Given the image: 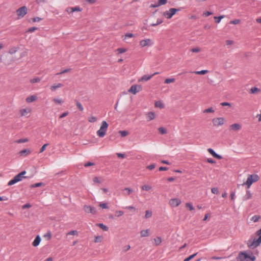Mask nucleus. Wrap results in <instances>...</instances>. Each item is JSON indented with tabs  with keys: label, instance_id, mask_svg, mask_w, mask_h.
I'll return each instance as SVG.
<instances>
[{
	"label": "nucleus",
	"instance_id": "1",
	"mask_svg": "<svg viewBox=\"0 0 261 261\" xmlns=\"http://www.w3.org/2000/svg\"><path fill=\"white\" fill-rule=\"evenodd\" d=\"M237 258L240 261H254L255 257L245 252H242L239 254Z\"/></svg>",
	"mask_w": 261,
	"mask_h": 261
},
{
	"label": "nucleus",
	"instance_id": "2",
	"mask_svg": "<svg viewBox=\"0 0 261 261\" xmlns=\"http://www.w3.org/2000/svg\"><path fill=\"white\" fill-rule=\"evenodd\" d=\"M108 126V123L106 121H103L100 129L97 132V136L101 138L103 137L106 134Z\"/></svg>",
	"mask_w": 261,
	"mask_h": 261
},
{
	"label": "nucleus",
	"instance_id": "3",
	"mask_svg": "<svg viewBox=\"0 0 261 261\" xmlns=\"http://www.w3.org/2000/svg\"><path fill=\"white\" fill-rule=\"evenodd\" d=\"M259 179V177L257 174L249 175L247 181L243 185H246L249 188L253 182L257 181Z\"/></svg>",
	"mask_w": 261,
	"mask_h": 261
},
{
	"label": "nucleus",
	"instance_id": "4",
	"mask_svg": "<svg viewBox=\"0 0 261 261\" xmlns=\"http://www.w3.org/2000/svg\"><path fill=\"white\" fill-rule=\"evenodd\" d=\"M17 18L18 19L23 17L28 13V9L26 6H22L16 10Z\"/></svg>",
	"mask_w": 261,
	"mask_h": 261
},
{
	"label": "nucleus",
	"instance_id": "5",
	"mask_svg": "<svg viewBox=\"0 0 261 261\" xmlns=\"http://www.w3.org/2000/svg\"><path fill=\"white\" fill-rule=\"evenodd\" d=\"M180 8H170L169 11H167L164 13V16L168 19H170L176 12L179 11L181 10Z\"/></svg>",
	"mask_w": 261,
	"mask_h": 261
},
{
	"label": "nucleus",
	"instance_id": "6",
	"mask_svg": "<svg viewBox=\"0 0 261 261\" xmlns=\"http://www.w3.org/2000/svg\"><path fill=\"white\" fill-rule=\"evenodd\" d=\"M213 125L219 126L222 125L225 122V119L223 117H218L212 119Z\"/></svg>",
	"mask_w": 261,
	"mask_h": 261
},
{
	"label": "nucleus",
	"instance_id": "7",
	"mask_svg": "<svg viewBox=\"0 0 261 261\" xmlns=\"http://www.w3.org/2000/svg\"><path fill=\"white\" fill-rule=\"evenodd\" d=\"M142 87L141 85H133L130 87V89L128 90V92L134 94H136L137 92L140 91Z\"/></svg>",
	"mask_w": 261,
	"mask_h": 261
},
{
	"label": "nucleus",
	"instance_id": "8",
	"mask_svg": "<svg viewBox=\"0 0 261 261\" xmlns=\"http://www.w3.org/2000/svg\"><path fill=\"white\" fill-rule=\"evenodd\" d=\"M139 44L141 47H143L147 46H151L153 44V42L150 39H146L140 41Z\"/></svg>",
	"mask_w": 261,
	"mask_h": 261
},
{
	"label": "nucleus",
	"instance_id": "9",
	"mask_svg": "<svg viewBox=\"0 0 261 261\" xmlns=\"http://www.w3.org/2000/svg\"><path fill=\"white\" fill-rule=\"evenodd\" d=\"M242 128V125L239 123H234L229 126V130L234 132L240 130Z\"/></svg>",
	"mask_w": 261,
	"mask_h": 261
},
{
	"label": "nucleus",
	"instance_id": "10",
	"mask_svg": "<svg viewBox=\"0 0 261 261\" xmlns=\"http://www.w3.org/2000/svg\"><path fill=\"white\" fill-rule=\"evenodd\" d=\"M180 200L178 198L172 199L169 201L170 205L173 207L178 206L180 203Z\"/></svg>",
	"mask_w": 261,
	"mask_h": 261
},
{
	"label": "nucleus",
	"instance_id": "11",
	"mask_svg": "<svg viewBox=\"0 0 261 261\" xmlns=\"http://www.w3.org/2000/svg\"><path fill=\"white\" fill-rule=\"evenodd\" d=\"M258 235L259 236L258 238L254 239L251 245V246L253 247H256L261 243V234Z\"/></svg>",
	"mask_w": 261,
	"mask_h": 261
},
{
	"label": "nucleus",
	"instance_id": "12",
	"mask_svg": "<svg viewBox=\"0 0 261 261\" xmlns=\"http://www.w3.org/2000/svg\"><path fill=\"white\" fill-rule=\"evenodd\" d=\"M207 151L208 152L212 155H213L214 158L217 159H219V160H221L222 159V156H221L220 155L216 153L215 151L212 149V148H208L207 149Z\"/></svg>",
	"mask_w": 261,
	"mask_h": 261
},
{
	"label": "nucleus",
	"instance_id": "13",
	"mask_svg": "<svg viewBox=\"0 0 261 261\" xmlns=\"http://www.w3.org/2000/svg\"><path fill=\"white\" fill-rule=\"evenodd\" d=\"M150 234V230L148 229H143L140 231V236L142 238L147 237Z\"/></svg>",
	"mask_w": 261,
	"mask_h": 261
},
{
	"label": "nucleus",
	"instance_id": "14",
	"mask_svg": "<svg viewBox=\"0 0 261 261\" xmlns=\"http://www.w3.org/2000/svg\"><path fill=\"white\" fill-rule=\"evenodd\" d=\"M31 153V151L30 149H24L23 150H22L20 151L19 152L18 154L20 156H26L30 154Z\"/></svg>",
	"mask_w": 261,
	"mask_h": 261
},
{
	"label": "nucleus",
	"instance_id": "15",
	"mask_svg": "<svg viewBox=\"0 0 261 261\" xmlns=\"http://www.w3.org/2000/svg\"><path fill=\"white\" fill-rule=\"evenodd\" d=\"M41 238L39 236H37L35 240H34V241L33 242V243H32V245L34 247H37V246H38L41 242Z\"/></svg>",
	"mask_w": 261,
	"mask_h": 261
},
{
	"label": "nucleus",
	"instance_id": "16",
	"mask_svg": "<svg viewBox=\"0 0 261 261\" xmlns=\"http://www.w3.org/2000/svg\"><path fill=\"white\" fill-rule=\"evenodd\" d=\"M67 11L68 12H69V13H72V12H73L74 11H82V9L79 7V6H76V7H71V8H68V9L67 10Z\"/></svg>",
	"mask_w": 261,
	"mask_h": 261
},
{
	"label": "nucleus",
	"instance_id": "17",
	"mask_svg": "<svg viewBox=\"0 0 261 261\" xmlns=\"http://www.w3.org/2000/svg\"><path fill=\"white\" fill-rule=\"evenodd\" d=\"M162 241V238L160 237H156L153 239V242L155 246L160 245L161 244Z\"/></svg>",
	"mask_w": 261,
	"mask_h": 261
},
{
	"label": "nucleus",
	"instance_id": "18",
	"mask_svg": "<svg viewBox=\"0 0 261 261\" xmlns=\"http://www.w3.org/2000/svg\"><path fill=\"white\" fill-rule=\"evenodd\" d=\"M37 97L35 95H32L31 96L28 97L26 98V101L28 103H31L37 99Z\"/></svg>",
	"mask_w": 261,
	"mask_h": 261
},
{
	"label": "nucleus",
	"instance_id": "19",
	"mask_svg": "<svg viewBox=\"0 0 261 261\" xmlns=\"http://www.w3.org/2000/svg\"><path fill=\"white\" fill-rule=\"evenodd\" d=\"M147 117L148 118L149 121L154 119L155 117V113L152 112H148L147 114Z\"/></svg>",
	"mask_w": 261,
	"mask_h": 261
},
{
	"label": "nucleus",
	"instance_id": "20",
	"mask_svg": "<svg viewBox=\"0 0 261 261\" xmlns=\"http://www.w3.org/2000/svg\"><path fill=\"white\" fill-rule=\"evenodd\" d=\"M30 112L31 110L29 109H23L20 111V113L21 116H25Z\"/></svg>",
	"mask_w": 261,
	"mask_h": 261
},
{
	"label": "nucleus",
	"instance_id": "21",
	"mask_svg": "<svg viewBox=\"0 0 261 261\" xmlns=\"http://www.w3.org/2000/svg\"><path fill=\"white\" fill-rule=\"evenodd\" d=\"M153 76V75H143L140 80H139V81H147L149 80Z\"/></svg>",
	"mask_w": 261,
	"mask_h": 261
},
{
	"label": "nucleus",
	"instance_id": "22",
	"mask_svg": "<svg viewBox=\"0 0 261 261\" xmlns=\"http://www.w3.org/2000/svg\"><path fill=\"white\" fill-rule=\"evenodd\" d=\"M84 210L87 212H95V210L93 207H91L90 206H85L84 207Z\"/></svg>",
	"mask_w": 261,
	"mask_h": 261
},
{
	"label": "nucleus",
	"instance_id": "23",
	"mask_svg": "<svg viewBox=\"0 0 261 261\" xmlns=\"http://www.w3.org/2000/svg\"><path fill=\"white\" fill-rule=\"evenodd\" d=\"M103 240V237L102 236H95L94 237V242L95 243H100Z\"/></svg>",
	"mask_w": 261,
	"mask_h": 261
},
{
	"label": "nucleus",
	"instance_id": "24",
	"mask_svg": "<svg viewBox=\"0 0 261 261\" xmlns=\"http://www.w3.org/2000/svg\"><path fill=\"white\" fill-rule=\"evenodd\" d=\"M260 219L259 215H254L250 218V220L253 222H256Z\"/></svg>",
	"mask_w": 261,
	"mask_h": 261
},
{
	"label": "nucleus",
	"instance_id": "25",
	"mask_svg": "<svg viewBox=\"0 0 261 261\" xmlns=\"http://www.w3.org/2000/svg\"><path fill=\"white\" fill-rule=\"evenodd\" d=\"M208 71L207 70H202L201 71H194L191 72L192 73H195L196 74H200V75H203L207 73H208Z\"/></svg>",
	"mask_w": 261,
	"mask_h": 261
},
{
	"label": "nucleus",
	"instance_id": "26",
	"mask_svg": "<svg viewBox=\"0 0 261 261\" xmlns=\"http://www.w3.org/2000/svg\"><path fill=\"white\" fill-rule=\"evenodd\" d=\"M97 225L98 227H99L101 229H102L103 231H107L108 230V227L102 223H98L97 224Z\"/></svg>",
	"mask_w": 261,
	"mask_h": 261
},
{
	"label": "nucleus",
	"instance_id": "27",
	"mask_svg": "<svg viewBox=\"0 0 261 261\" xmlns=\"http://www.w3.org/2000/svg\"><path fill=\"white\" fill-rule=\"evenodd\" d=\"M260 91V90L257 87H252L250 90V93L251 94H255Z\"/></svg>",
	"mask_w": 261,
	"mask_h": 261
},
{
	"label": "nucleus",
	"instance_id": "28",
	"mask_svg": "<svg viewBox=\"0 0 261 261\" xmlns=\"http://www.w3.org/2000/svg\"><path fill=\"white\" fill-rule=\"evenodd\" d=\"M155 107L162 109L164 107V106L161 101H158L155 102Z\"/></svg>",
	"mask_w": 261,
	"mask_h": 261
},
{
	"label": "nucleus",
	"instance_id": "29",
	"mask_svg": "<svg viewBox=\"0 0 261 261\" xmlns=\"http://www.w3.org/2000/svg\"><path fill=\"white\" fill-rule=\"evenodd\" d=\"M63 86V85L61 83H59L58 85H53L51 87H50V89L51 91H55L57 89V88H61Z\"/></svg>",
	"mask_w": 261,
	"mask_h": 261
},
{
	"label": "nucleus",
	"instance_id": "30",
	"mask_svg": "<svg viewBox=\"0 0 261 261\" xmlns=\"http://www.w3.org/2000/svg\"><path fill=\"white\" fill-rule=\"evenodd\" d=\"M99 206L101 207L102 209H108L109 205L108 203H102L99 204Z\"/></svg>",
	"mask_w": 261,
	"mask_h": 261
},
{
	"label": "nucleus",
	"instance_id": "31",
	"mask_svg": "<svg viewBox=\"0 0 261 261\" xmlns=\"http://www.w3.org/2000/svg\"><path fill=\"white\" fill-rule=\"evenodd\" d=\"M14 177L16 178L17 181L18 182L21 181L22 179V178H25L26 177L22 176L20 173H19L17 175H16Z\"/></svg>",
	"mask_w": 261,
	"mask_h": 261
},
{
	"label": "nucleus",
	"instance_id": "32",
	"mask_svg": "<svg viewBox=\"0 0 261 261\" xmlns=\"http://www.w3.org/2000/svg\"><path fill=\"white\" fill-rule=\"evenodd\" d=\"M43 237L47 240H49L51 238V233L50 231H48L46 233L44 234Z\"/></svg>",
	"mask_w": 261,
	"mask_h": 261
},
{
	"label": "nucleus",
	"instance_id": "33",
	"mask_svg": "<svg viewBox=\"0 0 261 261\" xmlns=\"http://www.w3.org/2000/svg\"><path fill=\"white\" fill-rule=\"evenodd\" d=\"M118 133L120 134L122 137H125L128 134V132L126 130H119Z\"/></svg>",
	"mask_w": 261,
	"mask_h": 261
},
{
	"label": "nucleus",
	"instance_id": "34",
	"mask_svg": "<svg viewBox=\"0 0 261 261\" xmlns=\"http://www.w3.org/2000/svg\"><path fill=\"white\" fill-rule=\"evenodd\" d=\"M41 81V79L38 77H36L35 78H34L33 79H31L30 80V82L32 83V84H34V83H39Z\"/></svg>",
	"mask_w": 261,
	"mask_h": 261
},
{
	"label": "nucleus",
	"instance_id": "35",
	"mask_svg": "<svg viewBox=\"0 0 261 261\" xmlns=\"http://www.w3.org/2000/svg\"><path fill=\"white\" fill-rule=\"evenodd\" d=\"M44 184L43 182H38V183H36V184H33V185H31L30 187L31 188H36V187H40L42 185H43Z\"/></svg>",
	"mask_w": 261,
	"mask_h": 261
},
{
	"label": "nucleus",
	"instance_id": "36",
	"mask_svg": "<svg viewBox=\"0 0 261 261\" xmlns=\"http://www.w3.org/2000/svg\"><path fill=\"white\" fill-rule=\"evenodd\" d=\"M141 188L143 190L148 191L151 189V187L147 185H145L142 186Z\"/></svg>",
	"mask_w": 261,
	"mask_h": 261
},
{
	"label": "nucleus",
	"instance_id": "37",
	"mask_svg": "<svg viewBox=\"0 0 261 261\" xmlns=\"http://www.w3.org/2000/svg\"><path fill=\"white\" fill-rule=\"evenodd\" d=\"M17 182L18 181H17L16 178L14 177L13 179H12V180H11L9 181V182L8 183V185L11 186V185H13L16 184Z\"/></svg>",
	"mask_w": 261,
	"mask_h": 261
},
{
	"label": "nucleus",
	"instance_id": "38",
	"mask_svg": "<svg viewBox=\"0 0 261 261\" xmlns=\"http://www.w3.org/2000/svg\"><path fill=\"white\" fill-rule=\"evenodd\" d=\"M215 112L214 110L213 109V108L211 107L210 108L205 109L203 112L204 113H214Z\"/></svg>",
	"mask_w": 261,
	"mask_h": 261
},
{
	"label": "nucleus",
	"instance_id": "39",
	"mask_svg": "<svg viewBox=\"0 0 261 261\" xmlns=\"http://www.w3.org/2000/svg\"><path fill=\"white\" fill-rule=\"evenodd\" d=\"M68 235L77 236L78 232L76 230H72V231L68 232L67 233V236H68Z\"/></svg>",
	"mask_w": 261,
	"mask_h": 261
},
{
	"label": "nucleus",
	"instance_id": "40",
	"mask_svg": "<svg viewBox=\"0 0 261 261\" xmlns=\"http://www.w3.org/2000/svg\"><path fill=\"white\" fill-rule=\"evenodd\" d=\"M197 253H194V254L189 256L187 258H185L184 260V261H189V260H190L191 259H193L197 255Z\"/></svg>",
	"mask_w": 261,
	"mask_h": 261
},
{
	"label": "nucleus",
	"instance_id": "41",
	"mask_svg": "<svg viewBox=\"0 0 261 261\" xmlns=\"http://www.w3.org/2000/svg\"><path fill=\"white\" fill-rule=\"evenodd\" d=\"M28 141V139L23 138V139H20L17 140V141H16V142H17V143H22L27 142Z\"/></svg>",
	"mask_w": 261,
	"mask_h": 261
},
{
	"label": "nucleus",
	"instance_id": "42",
	"mask_svg": "<svg viewBox=\"0 0 261 261\" xmlns=\"http://www.w3.org/2000/svg\"><path fill=\"white\" fill-rule=\"evenodd\" d=\"M76 105L77 106V107L78 108V109L81 111H83V110H84V108L82 105V104L79 102L78 101H76Z\"/></svg>",
	"mask_w": 261,
	"mask_h": 261
},
{
	"label": "nucleus",
	"instance_id": "43",
	"mask_svg": "<svg viewBox=\"0 0 261 261\" xmlns=\"http://www.w3.org/2000/svg\"><path fill=\"white\" fill-rule=\"evenodd\" d=\"M38 29L37 28L33 27L32 28H29L27 31H26V33H32L34 32L35 31L37 30Z\"/></svg>",
	"mask_w": 261,
	"mask_h": 261
},
{
	"label": "nucleus",
	"instance_id": "44",
	"mask_svg": "<svg viewBox=\"0 0 261 261\" xmlns=\"http://www.w3.org/2000/svg\"><path fill=\"white\" fill-rule=\"evenodd\" d=\"M175 81V79L171 78V79H166L165 81V84H169L171 83H173Z\"/></svg>",
	"mask_w": 261,
	"mask_h": 261
},
{
	"label": "nucleus",
	"instance_id": "45",
	"mask_svg": "<svg viewBox=\"0 0 261 261\" xmlns=\"http://www.w3.org/2000/svg\"><path fill=\"white\" fill-rule=\"evenodd\" d=\"M224 18V16H215L214 17V19H215L216 20V23H219L221 21V20Z\"/></svg>",
	"mask_w": 261,
	"mask_h": 261
},
{
	"label": "nucleus",
	"instance_id": "46",
	"mask_svg": "<svg viewBox=\"0 0 261 261\" xmlns=\"http://www.w3.org/2000/svg\"><path fill=\"white\" fill-rule=\"evenodd\" d=\"M186 206L187 207L189 208V210L191 211H193L194 210L193 205H192V204L190 203H187L186 204Z\"/></svg>",
	"mask_w": 261,
	"mask_h": 261
},
{
	"label": "nucleus",
	"instance_id": "47",
	"mask_svg": "<svg viewBox=\"0 0 261 261\" xmlns=\"http://www.w3.org/2000/svg\"><path fill=\"white\" fill-rule=\"evenodd\" d=\"M159 131L161 134H165L167 133L166 129L162 127L159 128Z\"/></svg>",
	"mask_w": 261,
	"mask_h": 261
},
{
	"label": "nucleus",
	"instance_id": "48",
	"mask_svg": "<svg viewBox=\"0 0 261 261\" xmlns=\"http://www.w3.org/2000/svg\"><path fill=\"white\" fill-rule=\"evenodd\" d=\"M116 51L119 54H122L123 53H125L126 51V49L124 48H119L117 49Z\"/></svg>",
	"mask_w": 261,
	"mask_h": 261
},
{
	"label": "nucleus",
	"instance_id": "49",
	"mask_svg": "<svg viewBox=\"0 0 261 261\" xmlns=\"http://www.w3.org/2000/svg\"><path fill=\"white\" fill-rule=\"evenodd\" d=\"M167 1L168 0H159V1L158 2V5H159L160 6L161 5H165L167 3Z\"/></svg>",
	"mask_w": 261,
	"mask_h": 261
},
{
	"label": "nucleus",
	"instance_id": "50",
	"mask_svg": "<svg viewBox=\"0 0 261 261\" xmlns=\"http://www.w3.org/2000/svg\"><path fill=\"white\" fill-rule=\"evenodd\" d=\"M53 101L56 102V103H58V104H61L63 103V100L61 99H58V98H54L53 99Z\"/></svg>",
	"mask_w": 261,
	"mask_h": 261
},
{
	"label": "nucleus",
	"instance_id": "51",
	"mask_svg": "<svg viewBox=\"0 0 261 261\" xmlns=\"http://www.w3.org/2000/svg\"><path fill=\"white\" fill-rule=\"evenodd\" d=\"M97 120L96 117L94 116H92L91 117H89L88 119V121L90 122H95Z\"/></svg>",
	"mask_w": 261,
	"mask_h": 261
},
{
	"label": "nucleus",
	"instance_id": "52",
	"mask_svg": "<svg viewBox=\"0 0 261 261\" xmlns=\"http://www.w3.org/2000/svg\"><path fill=\"white\" fill-rule=\"evenodd\" d=\"M251 197H252V195H251V193H250V192L249 191H247L246 195L245 196L246 199H249L251 198Z\"/></svg>",
	"mask_w": 261,
	"mask_h": 261
},
{
	"label": "nucleus",
	"instance_id": "53",
	"mask_svg": "<svg viewBox=\"0 0 261 261\" xmlns=\"http://www.w3.org/2000/svg\"><path fill=\"white\" fill-rule=\"evenodd\" d=\"M190 51L193 53H198L200 51V48L199 47L193 48L191 49Z\"/></svg>",
	"mask_w": 261,
	"mask_h": 261
},
{
	"label": "nucleus",
	"instance_id": "54",
	"mask_svg": "<svg viewBox=\"0 0 261 261\" xmlns=\"http://www.w3.org/2000/svg\"><path fill=\"white\" fill-rule=\"evenodd\" d=\"M48 145V144H47H47H44V145L41 147V148H40V153H42V152H43L45 150V149L46 147Z\"/></svg>",
	"mask_w": 261,
	"mask_h": 261
},
{
	"label": "nucleus",
	"instance_id": "55",
	"mask_svg": "<svg viewBox=\"0 0 261 261\" xmlns=\"http://www.w3.org/2000/svg\"><path fill=\"white\" fill-rule=\"evenodd\" d=\"M211 191L213 194H219V191L218 188H213L211 189Z\"/></svg>",
	"mask_w": 261,
	"mask_h": 261
},
{
	"label": "nucleus",
	"instance_id": "56",
	"mask_svg": "<svg viewBox=\"0 0 261 261\" xmlns=\"http://www.w3.org/2000/svg\"><path fill=\"white\" fill-rule=\"evenodd\" d=\"M240 22V19H235V20L230 21V23L233 24H237L239 23Z\"/></svg>",
	"mask_w": 261,
	"mask_h": 261
},
{
	"label": "nucleus",
	"instance_id": "57",
	"mask_svg": "<svg viewBox=\"0 0 261 261\" xmlns=\"http://www.w3.org/2000/svg\"><path fill=\"white\" fill-rule=\"evenodd\" d=\"M125 209L127 210H129V211H137V210L135 207H133V206H128V207H126L125 208Z\"/></svg>",
	"mask_w": 261,
	"mask_h": 261
},
{
	"label": "nucleus",
	"instance_id": "58",
	"mask_svg": "<svg viewBox=\"0 0 261 261\" xmlns=\"http://www.w3.org/2000/svg\"><path fill=\"white\" fill-rule=\"evenodd\" d=\"M134 36H135L134 34H133L132 33H126L125 35L124 39H126V38L134 37Z\"/></svg>",
	"mask_w": 261,
	"mask_h": 261
},
{
	"label": "nucleus",
	"instance_id": "59",
	"mask_svg": "<svg viewBox=\"0 0 261 261\" xmlns=\"http://www.w3.org/2000/svg\"><path fill=\"white\" fill-rule=\"evenodd\" d=\"M124 191H127V195L130 194L131 193H132L133 192V190L132 189H130V188H125L124 189Z\"/></svg>",
	"mask_w": 261,
	"mask_h": 261
},
{
	"label": "nucleus",
	"instance_id": "60",
	"mask_svg": "<svg viewBox=\"0 0 261 261\" xmlns=\"http://www.w3.org/2000/svg\"><path fill=\"white\" fill-rule=\"evenodd\" d=\"M94 165V164L93 163H92L91 162H87V163L85 164L84 166L86 167H89L90 166H93Z\"/></svg>",
	"mask_w": 261,
	"mask_h": 261
},
{
	"label": "nucleus",
	"instance_id": "61",
	"mask_svg": "<svg viewBox=\"0 0 261 261\" xmlns=\"http://www.w3.org/2000/svg\"><path fill=\"white\" fill-rule=\"evenodd\" d=\"M211 217V215L210 213H207L206 214H205L204 218H203V221H206L207 220V219H210Z\"/></svg>",
	"mask_w": 261,
	"mask_h": 261
},
{
	"label": "nucleus",
	"instance_id": "62",
	"mask_svg": "<svg viewBox=\"0 0 261 261\" xmlns=\"http://www.w3.org/2000/svg\"><path fill=\"white\" fill-rule=\"evenodd\" d=\"M220 105H221L222 106H229V107L231 106V104L227 102H221L220 103Z\"/></svg>",
	"mask_w": 261,
	"mask_h": 261
},
{
	"label": "nucleus",
	"instance_id": "63",
	"mask_svg": "<svg viewBox=\"0 0 261 261\" xmlns=\"http://www.w3.org/2000/svg\"><path fill=\"white\" fill-rule=\"evenodd\" d=\"M155 168V165L154 164H150L147 166V169L149 170H152Z\"/></svg>",
	"mask_w": 261,
	"mask_h": 261
},
{
	"label": "nucleus",
	"instance_id": "64",
	"mask_svg": "<svg viewBox=\"0 0 261 261\" xmlns=\"http://www.w3.org/2000/svg\"><path fill=\"white\" fill-rule=\"evenodd\" d=\"M68 113H68V112H64V113H63V114H62L60 116L59 118H64V117H66V116H67V115H68Z\"/></svg>",
	"mask_w": 261,
	"mask_h": 261
}]
</instances>
